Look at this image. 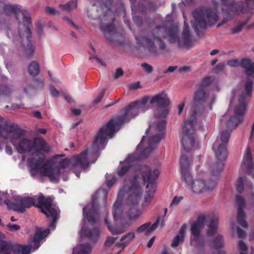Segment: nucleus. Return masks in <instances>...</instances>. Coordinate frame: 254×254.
I'll return each instance as SVG.
<instances>
[{
	"instance_id": "1",
	"label": "nucleus",
	"mask_w": 254,
	"mask_h": 254,
	"mask_svg": "<svg viewBox=\"0 0 254 254\" xmlns=\"http://www.w3.org/2000/svg\"><path fill=\"white\" fill-rule=\"evenodd\" d=\"M149 153L145 150L138 155L130 154L120 163L117 169L119 177L127 176L124 182L123 189L118 194L117 200L113 207V215L118 220L124 213L131 219L138 218L142 214L138 209L142 195V190L140 185L138 173L141 175L140 168L146 165H135V162L142 157H146Z\"/></svg>"
},
{
	"instance_id": "2",
	"label": "nucleus",
	"mask_w": 254,
	"mask_h": 254,
	"mask_svg": "<svg viewBox=\"0 0 254 254\" xmlns=\"http://www.w3.org/2000/svg\"><path fill=\"white\" fill-rule=\"evenodd\" d=\"M252 83V80L248 79L245 83V93L239 98V104L234 108H232L230 105L227 112L221 118V126L227 128L228 130L222 131L220 139H217L212 146L216 157L219 160L217 163H222L224 165L223 161L226 159L228 154L226 145L229 139L230 132L244 119L246 111V99L251 95Z\"/></svg>"
},
{
	"instance_id": "3",
	"label": "nucleus",
	"mask_w": 254,
	"mask_h": 254,
	"mask_svg": "<svg viewBox=\"0 0 254 254\" xmlns=\"http://www.w3.org/2000/svg\"><path fill=\"white\" fill-rule=\"evenodd\" d=\"M184 25L181 38L178 36V26L173 23L172 21H168L165 26L162 27H157L154 29L151 36H146L145 33L141 32L138 36L135 35V39L138 45L145 48L150 55L156 56L157 55V44L160 49L165 48V44L162 41V39L167 36L171 43H177L180 47H188L191 43V36L189 30V25L187 23L185 17Z\"/></svg>"
},
{
	"instance_id": "4",
	"label": "nucleus",
	"mask_w": 254,
	"mask_h": 254,
	"mask_svg": "<svg viewBox=\"0 0 254 254\" xmlns=\"http://www.w3.org/2000/svg\"><path fill=\"white\" fill-rule=\"evenodd\" d=\"M8 195V198L5 199L4 202L9 209L18 212L24 213L26 208L33 205L38 207L41 212L48 217L51 216L53 220L50 223L49 227L52 230L55 229L60 210L52 198H45L42 193L32 196L22 197L13 190H10Z\"/></svg>"
},
{
	"instance_id": "5",
	"label": "nucleus",
	"mask_w": 254,
	"mask_h": 254,
	"mask_svg": "<svg viewBox=\"0 0 254 254\" xmlns=\"http://www.w3.org/2000/svg\"><path fill=\"white\" fill-rule=\"evenodd\" d=\"M31 153L32 158L27 160V165L32 177L38 176H48L50 180L57 179L59 171L56 168V165L52 162H45L43 152H48L51 147L42 138H36L32 146Z\"/></svg>"
},
{
	"instance_id": "6",
	"label": "nucleus",
	"mask_w": 254,
	"mask_h": 254,
	"mask_svg": "<svg viewBox=\"0 0 254 254\" xmlns=\"http://www.w3.org/2000/svg\"><path fill=\"white\" fill-rule=\"evenodd\" d=\"M105 148L104 145L101 146L100 144V141L97 143L95 146H94V142L92 143L91 148L85 152L81 153L80 155L73 156L69 160L67 158L62 160L60 161L59 165L54 162V160L57 157L64 156L63 155H57L51 160L48 162H52L56 165V168L59 171V176L57 179L51 180L52 181H57L59 180L61 173L60 169L64 168L68 165L72 167L73 172L78 178L80 176V170H85L88 166L89 163H94L97 159L99 154L98 151L103 149Z\"/></svg>"
},
{
	"instance_id": "7",
	"label": "nucleus",
	"mask_w": 254,
	"mask_h": 254,
	"mask_svg": "<svg viewBox=\"0 0 254 254\" xmlns=\"http://www.w3.org/2000/svg\"><path fill=\"white\" fill-rule=\"evenodd\" d=\"M9 9L19 22L18 40L21 50L26 54L31 55L34 52V48L30 40L31 37L30 29L31 26V19L30 14L27 10L16 5L9 6Z\"/></svg>"
},
{
	"instance_id": "8",
	"label": "nucleus",
	"mask_w": 254,
	"mask_h": 254,
	"mask_svg": "<svg viewBox=\"0 0 254 254\" xmlns=\"http://www.w3.org/2000/svg\"><path fill=\"white\" fill-rule=\"evenodd\" d=\"M24 131L17 126L5 124L0 117V150L2 143L1 138L9 141L19 153H31L33 141L24 137Z\"/></svg>"
},
{
	"instance_id": "9",
	"label": "nucleus",
	"mask_w": 254,
	"mask_h": 254,
	"mask_svg": "<svg viewBox=\"0 0 254 254\" xmlns=\"http://www.w3.org/2000/svg\"><path fill=\"white\" fill-rule=\"evenodd\" d=\"M112 7V0H103L99 6L96 7L94 4L87 10L89 18L100 21L104 35L109 40H111L110 36L115 33V27L112 24L115 21Z\"/></svg>"
},
{
	"instance_id": "10",
	"label": "nucleus",
	"mask_w": 254,
	"mask_h": 254,
	"mask_svg": "<svg viewBox=\"0 0 254 254\" xmlns=\"http://www.w3.org/2000/svg\"><path fill=\"white\" fill-rule=\"evenodd\" d=\"M123 112L121 116L112 119L106 126L100 129L94 141V146H95L99 141L101 146L103 145L105 147L108 136L112 138V134L119 129L121 125L135 117L139 113L134 102L129 104L128 107L124 109Z\"/></svg>"
},
{
	"instance_id": "11",
	"label": "nucleus",
	"mask_w": 254,
	"mask_h": 254,
	"mask_svg": "<svg viewBox=\"0 0 254 254\" xmlns=\"http://www.w3.org/2000/svg\"><path fill=\"white\" fill-rule=\"evenodd\" d=\"M223 168V164L222 163L213 165L210 169V178L207 183L206 175L202 172L199 173L195 179H193L190 175L189 181H184L194 193H200L210 191L215 187Z\"/></svg>"
},
{
	"instance_id": "12",
	"label": "nucleus",
	"mask_w": 254,
	"mask_h": 254,
	"mask_svg": "<svg viewBox=\"0 0 254 254\" xmlns=\"http://www.w3.org/2000/svg\"><path fill=\"white\" fill-rule=\"evenodd\" d=\"M212 5L209 7H201L196 8L192 13L194 20L192 27L196 34L199 29H203L208 26L215 24L218 20V8L219 3L216 0H212Z\"/></svg>"
},
{
	"instance_id": "13",
	"label": "nucleus",
	"mask_w": 254,
	"mask_h": 254,
	"mask_svg": "<svg viewBox=\"0 0 254 254\" xmlns=\"http://www.w3.org/2000/svg\"><path fill=\"white\" fill-rule=\"evenodd\" d=\"M245 2L247 8L245 7L244 1L241 0H233L230 2L227 0L226 4L221 2L223 5L221 9L223 12V19L218 24L217 27L221 26L231 20L235 16L245 14L248 11L254 13V0H245Z\"/></svg>"
},
{
	"instance_id": "14",
	"label": "nucleus",
	"mask_w": 254,
	"mask_h": 254,
	"mask_svg": "<svg viewBox=\"0 0 254 254\" xmlns=\"http://www.w3.org/2000/svg\"><path fill=\"white\" fill-rule=\"evenodd\" d=\"M215 100V97L211 94L207 88H199L195 91L193 100L191 104V110L188 113L190 118L196 120L203 113L204 111L203 103L207 102L210 110L212 109V105Z\"/></svg>"
},
{
	"instance_id": "15",
	"label": "nucleus",
	"mask_w": 254,
	"mask_h": 254,
	"mask_svg": "<svg viewBox=\"0 0 254 254\" xmlns=\"http://www.w3.org/2000/svg\"><path fill=\"white\" fill-rule=\"evenodd\" d=\"M140 171L143 182H147L146 190L142 203V207L144 208L149 204L156 192L155 181L160 174V171L157 169L152 170L149 166L140 168Z\"/></svg>"
},
{
	"instance_id": "16",
	"label": "nucleus",
	"mask_w": 254,
	"mask_h": 254,
	"mask_svg": "<svg viewBox=\"0 0 254 254\" xmlns=\"http://www.w3.org/2000/svg\"><path fill=\"white\" fill-rule=\"evenodd\" d=\"M108 193L106 190H99L93 196L91 203L88 204L86 206L83 208V217L86 218L89 223H94L99 220L98 196L102 194L104 196L105 200H106Z\"/></svg>"
},
{
	"instance_id": "17",
	"label": "nucleus",
	"mask_w": 254,
	"mask_h": 254,
	"mask_svg": "<svg viewBox=\"0 0 254 254\" xmlns=\"http://www.w3.org/2000/svg\"><path fill=\"white\" fill-rule=\"evenodd\" d=\"M196 120L190 118L185 122L183 127L182 143L184 150L187 152L192 150L195 148L194 126Z\"/></svg>"
},
{
	"instance_id": "18",
	"label": "nucleus",
	"mask_w": 254,
	"mask_h": 254,
	"mask_svg": "<svg viewBox=\"0 0 254 254\" xmlns=\"http://www.w3.org/2000/svg\"><path fill=\"white\" fill-rule=\"evenodd\" d=\"M156 103L158 107L155 113V116L161 118L166 117L168 113V106L170 104V101L167 94L162 92L151 97L150 99V104Z\"/></svg>"
},
{
	"instance_id": "19",
	"label": "nucleus",
	"mask_w": 254,
	"mask_h": 254,
	"mask_svg": "<svg viewBox=\"0 0 254 254\" xmlns=\"http://www.w3.org/2000/svg\"><path fill=\"white\" fill-rule=\"evenodd\" d=\"M206 220L204 215H199L197 219L191 225L190 244L194 246H198L201 242L200 236V230L203 227Z\"/></svg>"
},
{
	"instance_id": "20",
	"label": "nucleus",
	"mask_w": 254,
	"mask_h": 254,
	"mask_svg": "<svg viewBox=\"0 0 254 254\" xmlns=\"http://www.w3.org/2000/svg\"><path fill=\"white\" fill-rule=\"evenodd\" d=\"M226 65L230 67L241 66L245 70L246 74L249 78L254 77V63L249 59H232L227 61Z\"/></svg>"
},
{
	"instance_id": "21",
	"label": "nucleus",
	"mask_w": 254,
	"mask_h": 254,
	"mask_svg": "<svg viewBox=\"0 0 254 254\" xmlns=\"http://www.w3.org/2000/svg\"><path fill=\"white\" fill-rule=\"evenodd\" d=\"M166 127V122L164 120L160 121L157 126V129L159 133L152 135L150 137L148 141V146L145 150L150 153L153 150L155 149L157 145L163 137V130Z\"/></svg>"
},
{
	"instance_id": "22",
	"label": "nucleus",
	"mask_w": 254,
	"mask_h": 254,
	"mask_svg": "<svg viewBox=\"0 0 254 254\" xmlns=\"http://www.w3.org/2000/svg\"><path fill=\"white\" fill-rule=\"evenodd\" d=\"M241 170L254 178V162L253 161L250 148L248 147L243 157Z\"/></svg>"
},
{
	"instance_id": "23",
	"label": "nucleus",
	"mask_w": 254,
	"mask_h": 254,
	"mask_svg": "<svg viewBox=\"0 0 254 254\" xmlns=\"http://www.w3.org/2000/svg\"><path fill=\"white\" fill-rule=\"evenodd\" d=\"M100 233V228L93 227L91 224L89 225H84L79 232L81 238H88L92 241H96L98 239Z\"/></svg>"
},
{
	"instance_id": "24",
	"label": "nucleus",
	"mask_w": 254,
	"mask_h": 254,
	"mask_svg": "<svg viewBox=\"0 0 254 254\" xmlns=\"http://www.w3.org/2000/svg\"><path fill=\"white\" fill-rule=\"evenodd\" d=\"M159 223H160L161 228L165 226V223L164 218H161L160 217H158L152 225H151L150 222L145 223L138 227L136 232L139 233H144L145 235H149L157 228Z\"/></svg>"
},
{
	"instance_id": "25",
	"label": "nucleus",
	"mask_w": 254,
	"mask_h": 254,
	"mask_svg": "<svg viewBox=\"0 0 254 254\" xmlns=\"http://www.w3.org/2000/svg\"><path fill=\"white\" fill-rule=\"evenodd\" d=\"M236 203L238 206L237 212V220L240 225L244 228L248 227V224L245 220L246 214L243 211L245 205V199L238 195L236 196Z\"/></svg>"
},
{
	"instance_id": "26",
	"label": "nucleus",
	"mask_w": 254,
	"mask_h": 254,
	"mask_svg": "<svg viewBox=\"0 0 254 254\" xmlns=\"http://www.w3.org/2000/svg\"><path fill=\"white\" fill-rule=\"evenodd\" d=\"M180 165L182 177L184 180L187 181L190 180V173L189 171L190 162L188 158L185 155H183L180 160Z\"/></svg>"
},
{
	"instance_id": "27",
	"label": "nucleus",
	"mask_w": 254,
	"mask_h": 254,
	"mask_svg": "<svg viewBox=\"0 0 254 254\" xmlns=\"http://www.w3.org/2000/svg\"><path fill=\"white\" fill-rule=\"evenodd\" d=\"M91 251L92 247L89 243H82L74 248L72 254H90Z\"/></svg>"
},
{
	"instance_id": "28",
	"label": "nucleus",
	"mask_w": 254,
	"mask_h": 254,
	"mask_svg": "<svg viewBox=\"0 0 254 254\" xmlns=\"http://www.w3.org/2000/svg\"><path fill=\"white\" fill-rule=\"evenodd\" d=\"M150 99L149 97H145L141 100L134 102L138 113L144 112L150 108V105L148 104Z\"/></svg>"
},
{
	"instance_id": "29",
	"label": "nucleus",
	"mask_w": 254,
	"mask_h": 254,
	"mask_svg": "<svg viewBox=\"0 0 254 254\" xmlns=\"http://www.w3.org/2000/svg\"><path fill=\"white\" fill-rule=\"evenodd\" d=\"M187 226L186 224H184L180 228L177 235H176L171 244V246L173 248L177 247L180 242L184 241V238L186 232Z\"/></svg>"
},
{
	"instance_id": "30",
	"label": "nucleus",
	"mask_w": 254,
	"mask_h": 254,
	"mask_svg": "<svg viewBox=\"0 0 254 254\" xmlns=\"http://www.w3.org/2000/svg\"><path fill=\"white\" fill-rule=\"evenodd\" d=\"M208 218L210 220V223L208 226L207 235L210 236L213 235L217 231L218 218L214 216L211 218L209 217Z\"/></svg>"
},
{
	"instance_id": "31",
	"label": "nucleus",
	"mask_w": 254,
	"mask_h": 254,
	"mask_svg": "<svg viewBox=\"0 0 254 254\" xmlns=\"http://www.w3.org/2000/svg\"><path fill=\"white\" fill-rule=\"evenodd\" d=\"M135 238V234L133 232H129L123 236L121 239V243L116 244L118 247H122L123 249L125 246L130 243Z\"/></svg>"
},
{
	"instance_id": "32",
	"label": "nucleus",
	"mask_w": 254,
	"mask_h": 254,
	"mask_svg": "<svg viewBox=\"0 0 254 254\" xmlns=\"http://www.w3.org/2000/svg\"><path fill=\"white\" fill-rule=\"evenodd\" d=\"M77 7V0H72L65 4H60L59 7L62 10L69 12Z\"/></svg>"
},
{
	"instance_id": "33",
	"label": "nucleus",
	"mask_w": 254,
	"mask_h": 254,
	"mask_svg": "<svg viewBox=\"0 0 254 254\" xmlns=\"http://www.w3.org/2000/svg\"><path fill=\"white\" fill-rule=\"evenodd\" d=\"M29 73L34 76L38 74L40 72L39 64L36 61L32 62L28 66Z\"/></svg>"
},
{
	"instance_id": "34",
	"label": "nucleus",
	"mask_w": 254,
	"mask_h": 254,
	"mask_svg": "<svg viewBox=\"0 0 254 254\" xmlns=\"http://www.w3.org/2000/svg\"><path fill=\"white\" fill-rule=\"evenodd\" d=\"M105 222L108 226L109 230L113 234V235H118L123 233L125 230L124 229L122 228H119L116 227H112L111 226L108 220V218L107 217L105 218Z\"/></svg>"
},
{
	"instance_id": "35",
	"label": "nucleus",
	"mask_w": 254,
	"mask_h": 254,
	"mask_svg": "<svg viewBox=\"0 0 254 254\" xmlns=\"http://www.w3.org/2000/svg\"><path fill=\"white\" fill-rule=\"evenodd\" d=\"M245 179V177H240L236 183V188L238 192L241 193L244 190V182Z\"/></svg>"
},
{
	"instance_id": "36",
	"label": "nucleus",
	"mask_w": 254,
	"mask_h": 254,
	"mask_svg": "<svg viewBox=\"0 0 254 254\" xmlns=\"http://www.w3.org/2000/svg\"><path fill=\"white\" fill-rule=\"evenodd\" d=\"M214 78L212 77L208 76L203 79L202 81L200 87L202 88H207L214 81Z\"/></svg>"
},
{
	"instance_id": "37",
	"label": "nucleus",
	"mask_w": 254,
	"mask_h": 254,
	"mask_svg": "<svg viewBox=\"0 0 254 254\" xmlns=\"http://www.w3.org/2000/svg\"><path fill=\"white\" fill-rule=\"evenodd\" d=\"M106 178H107V182H106L107 186L109 188H111L113 186L114 183L116 181V180H117L116 177L115 176V175H113L111 174L108 175L107 174Z\"/></svg>"
},
{
	"instance_id": "38",
	"label": "nucleus",
	"mask_w": 254,
	"mask_h": 254,
	"mask_svg": "<svg viewBox=\"0 0 254 254\" xmlns=\"http://www.w3.org/2000/svg\"><path fill=\"white\" fill-rule=\"evenodd\" d=\"M224 243L222 236H218L214 241V246L216 248H219L223 246Z\"/></svg>"
},
{
	"instance_id": "39",
	"label": "nucleus",
	"mask_w": 254,
	"mask_h": 254,
	"mask_svg": "<svg viewBox=\"0 0 254 254\" xmlns=\"http://www.w3.org/2000/svg\"><path fill=\"white\" fill-rule=\"evenodd\" d=\"M183 199V197L182 196L177 195L174 196L170 203V207L173 208L177 206Z\"/></svg>"
},
{
	"instance_id": "40",
	"label": "nucleus",
	"mask_w": 254,
	"mask_h": 254,
	"mask_svg": "<svg viewBox=\"0 0 254 254\" xmlns=\"http://www.w3.org/2000/svg\"><path fill=\"white\" fill-rule=\"evenodd\" d=\"M10 92L11 91L8 87L5 85H1L0 86V95L8 96L10 94Z\"/></svg>"
},
{
	"instance_id": "41",
	"label": "nucleus",
	"mask_w": 254,
	"mask_h": 254,
	"mask_svg": "<svg viewBox=\"0 0 254 254\" xmlns=\"http://www.w3.org/2000/svg\"><path fill=\"white\" fill-rule=\"evenodd\" d=\"M58 10L54 7L46 6L45 7V12L48 15H55L57 12Z\"/></svg>"
},
{
	"instance_id": "42",
	"label": "nucleus",
	"mask_w": 254,
	"mask_h": 254,
	"mask_svg": "<svg viewBox=\"0 0 254 254\" xmlns=\"http://www.w3.org/2000/svg\"><path fill=\"white\" fill-rule=\"evenodd\" d=\"M239 248L240 250V254L241 253H243L245 254H247V247L245 243H244L242 241H240L238 243Z\"/></svg>"
},
{
	"instance_id": "43",
	"label": "nucleus",
	"mask_w": 254,
	"mask_h": 254,
	"mask_svg": "<svg viewBox=\"0 0 254 254\" xmlns=\"http://www.w3.org/2000/svg\"><path fill=\"white\" fill-rule=\"evenodd\" d=\"M117 237H108L107 238L106 241L105 242V246L106 247H110L112 245V244L115 242V241L117 240Z\"/></svg>"
},
{
	"instance_id": "44",
	"label": "nucleus",
	"mask_w": 254,
	"mask_h": 254,
	"mask_svg": "<svg viewBox=\"0 0 254 254\" xmlns=\"http://www.w3.org/2000/svg\"><path fill=\"white\" fill-rule=\"evenodd\" d=\"M141 66L143 69L148 73H151L153 71V67L147 63H143L141 64Z\"/></svg>"
},
{
	"instance_id": "45",
	"label": "nucleus",
	"mask_w": 254,
	"mask_h": 254,
	"mask_svg": "<svg viewBox=\"0 0 254 254\" xmlns=\"http://www.w3.org/2000/svg\"><path fill=\"white\" fill-rule=\"evenodd\" d=\"M246 24V23H245L244 24H239V25L237 26L236 27L232 29L231 31V33L234 34H236V33H237L240 32L242 30L244 25H245Z\"/></svg>"
},
{
	"instance_id": "46",
	"label": "nucleus",
	"mask_w": 254,
	"mask_h": 254,
	"mask_svg": "<svg viewBox=\"0 0 254 254\" xmlns=\"http://www.w3.org/2000/svg\"><path fill=\"white\" fill-rule=\"evenodd\" d=\"M124 74V71L121 68H118L113 74V77L115 79L121 77Z\"/></svg>"
},
{
	"instance_id": "47",
	"label": "nucleus",
	"mask_w": 254,
	"mask_h": 254,
	"mask_svg": "<svg viewBox=\"0 0 254 254\" xmlns=\"http://www.w3.org/2000/svg\"><path fill=\"white\" fill-rule=\"evenodd\" d=\"M9 230L11 231H16L20 229V226L16 224H13L11 223H8L7 225Z\"/></svg>"
},
{
	"instance_id": "48",
	"label": "nucleus",
	"mask_w": 254,
	"mask_h": 254,
	"mask_svg": "<svg viewBox=\"0 0 254 254\" xmlns=\"http://www.w3.org/2000/svg\"><path fill=\"white\" fill-rule=\"evenodd\" d=\"M117 6H118L119 10V11L117 10L116 11V13H119L120 14H123L124 15H125V9L124 5L122 3H120L118 4Z\"/></svg>"
},
{
	"instance_id": "49",
	"label": "nucleus",
	"mask_w": 254,
	"mask_h": 254,
	"mask_svg": "<svg viewBox=\"0 0 254 254\" xmlns=\"http://www.w3.org/2000/svg\"><path fill=\"white\" fill-rule=\"evenodd\" d=\"M105 90H103L98 95V96L97 97V98L95 99L94 100V102L96 103V104H97L99 102H100V101L102 99V98H103L104 96V94H105Z\"/></svg>"
},
{
	"instance_id": "50",
	"label": "nucleus",
	"mask_w": 254,
	"mask_h": 254,
	"mask_svg": "<svg viewBox=\"0 0 254 254\" xmlns=\"http://www.w3.org/2000/svg\"><path fill=\"white\" fill-rule=\"evenodd\" d=\"M50 90L51 94L53 97H56L59 94V91L53 86H50Z\"/></svg>"
},
{
	"instance_id": "51",
	"label": "nucleus",
	"mask_w": 254,
	"mask_h": 254,
	"mask_svg": "<svg viewBox=\"0 0 254 254\" xmlns=\"http://www.w3.org/2000/svg\"><path fill=\"white\" fill-rule=\"evenodd\" d=\"M225 65L224 63L219 64L215 68V72H217L223 70L225 67Z\"/></svg>"
},
{
	"instance_id": "52",
	"label": "nucleus",
	"mask_w": 254,
	"mask_h": 254,
	"mask_svg": "<svg viewBox=\"0 0 254 254\" xmlns=\"http://www.w3.org/2000/svg\"><path fill=\"white\" fill-rule=\"evenodd\" d=\"M140 87V83L139 82H136L135 83H132L129 86V89L130 90H136Z\"/></svg>"
},
{
	"instance_id": "53",
	"label": "nucleus",
	"mask_w": 254,
	"mask_h": 254,
	"mask_svg": "<svg viewBox=\"0 0 254 254\" xmlns=\"http://www.w3.org/2000/svg\"><path fill=\"white\" fill-rule=\"evenodd\" d=\"M145 138V136H143L142 137V139L140 141V143L138 145V146H137L136 147V151H135V154H138V153H139L140 152V149L141 148V146H142V144L143 142V140Z\"/></svg>"
},
{
	"instance_id": "54",
	"label": "nucleus",
	"mask_w": 254,
	"mask_h": 254,
	"mask_svg": "<svg viewBox=\"0 0 254 254\" xmlns=\"http://www.w3.org/2000/svg\"><path fill=\"white\" fill-rule=\"evenodd\" d=\"M44 87V81L43 80L37 81L35 88L37 89L42 88Z\"/></svg>"
},
{
	"instance_id": "55",
	"label": "nucleus",
	"mask_w": 254,
	"mask_h": 254,
	"mask_svg": "<svg viewBox=\"0 0 254 254\" xmlns=\"http://www.w3.org/2000/svg\"><path fill=\"white\" fill-rule=\"evenodd\" d=\"M237 233L239 238H243L245 236L246 233L244 231L240 228H237Z\"/></svg>"
},
{
	"instance_id": "56",
	"label": "nucleus",
	"mask_w": 254,
	"mask_h": 254,
	"mask_svg": "<svg viewBox=\"0 0 254 254\" xmlns=\"http://www.w3.org/2000/svg\"><path fill=\"white\" fill-rule=\"evenodd\" d=\"M177 68V66H169L168 69L164 71V73H167L168 72H172L175 70H176Z\"/></svg>"
},
{
	"instance_id": "57",
	"label": "nucleus",
	"mask_w": 254,
	"mask_h": 254,
	"mask_svg": "<svg viewBox=\"0 0 254 254\" xmlns=\"http://www.w3.org/2000/svg\"><path fill=\"white\" fill-rule=\"evenodd\" d=\"M184 106H185V103H183L182 104H179L178 105L177 108H178V114L179 115H180L182 113L184 108Z\"/></svg>"
},
{
	"instance_id": "58",
	"label": "nucleus",
	"mask_w": 254,
	"mask_h": 254,
	"mask_svg": "<svg viewBox=\"0 0 254 254\" xmlns=\"http://www.w3.org/2000/svg\"><path fill=\"white\" fill-rule=\"evenodd\" d=\"M190 70L189 66H184L179 68V72L181 73L186 72Z\"/></svg>"
},
{
	"instance_id": "59",
	"label": "nucleus",
	"mask_w": 254,
	"mask_h": 254,
	"mask_svg": "<svg viewBox=\"0 0 254 254\" xmlns=\"http://www.w3.org/2000/svg\"><path fill=\"white\" fill-rule=\"evenodd\" d=\"M64 20L66 22L67 24H69L73 27L74 26L73 22L70 18L65 17L64 18Z\"/></svg>"
},
{
	"instance_id": "60",
	"label": "nucleus",
	"mask_w": 254,
	"mask_h": 254,
	"mask_svg": "<svg viewBox=\"0 0 254 254\" xmlns=\"http://www.w3.org/2000/svg\"><path fill=\"white\" fill-rule=\"evenodd\" d=\"M33 115L36 118L41 119L42 115L41 113L39 111H34L32 113Z\"/></svg>"
},
{
	"instance_id": "61",
	"label": "nucleus",
	"mask_w": 254,
	"mask_h": 254,
	"mask_svg": "<svg viewBox=\"0 0 254 254\" xmlns=\"http://www.w3.org/2000/svg\"><path fill=\"white\" fill-rule=\"evenodd\" d=\"M133 21L135 22L137 25H140L142 23V20L139 17H134Z\"/></svg>"
},
{
	"instance_id": "62",
	"label": "nucleus",
	"mask_w": 254,
	"mask_h": 254,
	"mask_svg": "<svg viewBox=\"0 0 254 254\" xmlns=\"http://www.w3.org/2000/svg\"><path fill=\"white\" fill-rule=\"evenodd\" d=\"M93 59L96 61V62L101 64L102 65H103V66L106 65L105 63L104 62H103L102 61V60L100 59L98 57H94Z\"/></svg>"
},
{
	"instance_id": "63",
	"label": "nucleus",
	"mask_w": 254,
	"mask_h": 254,
	"mask_svg": "<svg viewBox=\"0 0 254 254\" xmlns=\"http://www.w3.org/2000/svg\"><path fill=\"white\" fill-rule=\"evenodd\" d=\"M71 112L75 116H78L80 115L81 111L80 109H72Z\"/></svg>"
},
{
	"instance_id": "64",
	"label": "nucleus",
	"mask_w": 254,
	"mask_h": 254,
	"mask_svg": "<svg viewBox=\"0 0 254 254\" xmlns=\"http://www.w3.org/2000/svg\"><path fill=\"white\" fill-rule=\"evenodd\" d=\"M5 152L7 154L11 155L12 153V150L11 147L7 146L5 147Z\"/></svg>"
}]
</instances>
